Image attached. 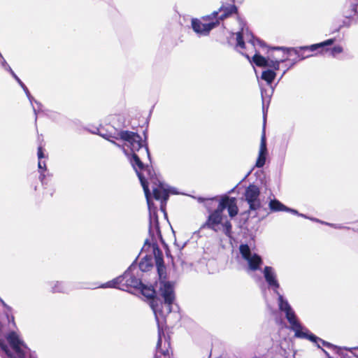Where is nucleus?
I'll return each mask as SVG.
<instances>
[{"label": "nucleus", "mask_w": 358, "mask_h": 358, "mask_svg": "<svg viewBox=\"0 0 358 358\" xmlns=\"http://www.w3.org/2000/svg\"><path fill=\"white\" fill-rule=\"evenodd\" d=\"M343 48L341 46H340V45L335 46V47H334L333 48H331L330 50V54L333 57H335L338 54L341 53L343 52Z\"/></svg>", "instance_id": "nucleus-19"}, {"label": "nucleus", "mask_w": 358, "mask_h": 358, "mask_svg": "<svg viewBox=\"0 0 358 358\" xmlns=\"http://www.w3.org/2000/svg\"><path fill=\"white\" fill-rule=\"evenodd\" d=\"M323 223L325 224L329 225L331 227H333L334 228H336V229H341L342 228V227L341 225H338V224H329V223H326V222H323Z\"/></svg>", "instance_id": "nucleus-29"}, {"label": "nucleus", "mask_w": 358, "mask_h": 358, "mask_svg": "<svg viewBox=\"0 0 358 358\" xmlns=\"http://www.w3.org/2000/svg\"><path fill=\"white\" fill-rule=\"evenodd\" d=\"M239 251L242 258L247 263L246 271L248 273L260 269V267L263 264L262 257L259 255L252 252L248 245H241L239 247Z\"/></svg>", "instance_id": "nucleus-9"}, {"label": "nucleus", "mask_w": 358, "mask_h": 358, "mask_svg": "<svg viewBox=\"0 0 358 358\" xmlns=\"http://www.w3.org/2000/svg\"><path fill=\"white\" fill-rule=\"evenodd\" d=\"M275 294L278 296V303L279 309L285 314V317L291 326V329L294 331L296 337L309 339L315 343L320 341L324 345H327L325 341L310 334L306 327H303L299 322L294 310L287 300L285 299L278 292Z\"/></svg>", "instance_id": "nucleus-5"}, {"label": "nucleus", "mask_w": 358, "mask_h": 358, "mask_svg": "<svg viewBox=\"0 0 358 358\" xmlns=\"http://www.w3.org/2000/svg\"><path fill=\"white\" fill-rule=\"evenodd\" d=\"M159 292L164 301L160 299H152L151 301V308L155 313L156 320L158 324V341L157 344L156 358H169V343L164 342V348H162V329L160 327V322L165 317L171 312V306L175 300V294L173 285L170 282H161Z\"/></svg>", "instance_id": "nucleus-3"}, {"label": "nucleus", "mask_w": 358, "mask_h": 358, "mask_svg": "<svg viewBox=\"0 0 358 358\" xmlns=\"http://www.w3.org/2000/svg\"><path fill=\"white\" fill-rule=\"evenodd\" d=\"M273 88H271V93H273Z\"/></svg>", "instance_id": "nucleus-34"}, {"label": "nucleus", "mask_w": 358, "mask_h": 358, "mask_svg": "<svg viewBox=\"0 0 358 358\" xmlns=\"http://www.w3.org/2000/svg\"><path fill=\"white\" fill-rule=\"evenodd\" d=\"M152 250H153V252H154L155 256L156 264H157V265L158 266V269L159 270L160 269L159 268L160 265H161V264L162 262V257L159 256L160 252H159V250H157L156 248L155 245L152 246Z\"/></svg>", "instance_id": "nucleus-18"}, {"label": "nucleus", "mask_w": 358, "mask_h": 358, "mask_svg": "<svg viewBox=\"0 0 358 358\" xmlns=\"http://www.w3.org/2000/svg\"><path fill=\"white\" fill-rule=\"evenodd\" d=\"M289 69V68H287L282 73L281 77H280V79L282 78V76L286 73L287 71Z\"/></svg>", "instance_id": "nucleus-31"}, {"label": "nucleus", "mask_w": 358, "mask_h": 358, "mask_svg": "<svg viewBox=\"0 0 358 358\" xmlns=\"http://www.w3.org/2000/svg\"><path fill=\"white\" fill-rule=\"evenodd\" d=\"M357 358H358V356H357Z\"/></svg>", "instance_id": "nucleus-36"}, {"label": "nucleus", "mask_w": 358, "mask_h": 358, "mask_svg": "<svg viewBox=\"0 0 358 358\" xmlns=\"http://www.w3.org/2000/svg\"><path fill=\"white\" fill-rule=\"evenodd\" d=\"M38 157L39 161H41V159L44 158V154H43L41 147H39L38 148Z\"/></svg>", "instance_id": "nucleus-25"}, {"label": "nucleus", "mask_w": 358, "mask_h": 358, "mask_svg": "<svg viewBox=\"0 0 358 358\" xmlns=\"http://www.w3.org/2000/svg\"><path fill=\"white\" fill-rule=\"evenodd\" d=\"M259 194V189L256 185H250L246 189L245 192V200L251 210H257L260 207Z\"/></svg>", "instance_id": "nucleus-11"}, {"label": "nucleus", "mask_w": 358, "mask_h": 358, "mask_svg": "<svg viewBox=\"0 0 358 358\" xmlns=\"http://www.w3.org/2000/svg\"><path fill=\"white\" fill-rule=\"evenodd\" d=\"M153 266V258L152 255H146L142 258L139 263V268L142 271H149Z\"/></svg>", "instance_id": "nucleus-14"}, {"label": "nucleus", "mask_w": 358, "mask_h": 358, "mask_svg": "<svg viewBox=\"0 0 358 358\" xmlns=\"http://www.w3.org/2000/svg\"><path fill=\"white\" fill-rule=\"evenodd\" d=\"M138 289H141L142 292V294L147 298L152 299L154 296L155 292L153 289L150 287H145L143 284V286L141 288H138Z\"/></svg>", "instance_id": "nucleus-17"}, {"label": "nucleus", "mask_w": 358, "mask_h": 358, "mask_svg": "<svg viewBox=\"0 0 358 358\" xmlns=\"http://www.w3.org/2000/svg\"><path fill=\"white\" fill-rule=\"evenodd\" d=\"M352 10L358 15V0L355 3H352Z\"/></svg>", "instance_id": "nucleus-24"}, {"label": "nucleus", "mask_w": 358, "mask_h": 358, "mask_svg": "<svg viewBox=\"0 0 358 358\" xmlns=\"http://www.w3.org/2000/svg\"><path fill=\"white\" fill-rule=\"evenodd\" d=\"M334 41V38H329L322 43L313 44L309 46L301 47L299 49H287L286 51L284 50V54L286 55L282 58H278L275 56L272 57H268L266 58L260 55L258 51L256 50V53L252 57V62L258 66L268 68L267 69L262 71L261 78L265 80L268 85H271L276 76L275 71H277L280 69V64L281 63H284L289 60V57L292 56L293 55L296 57L295 59H292L293 62L292 65H293L299 60L304 59L305 58L310 56H304L301 55L300 52L301 50L315 51L321 48V52H323L324 51H328L329 49H324V48L326 46L331 45Z\"/></svg>", "instance_id": "nucleus-2"}, {"label": "nucleus", "mask_w": 358, "mask_h": 358, "mask_svg": "<svg viewBox=\"0 0 358 358\" xmlns=\"http://www.w3.org/2000/svg\"><path fill=\"white\" fill-rule=\"evenodd\" d=\"M9 71H10L12 76H13V78L17 80V82L20 84V85H23V83L21 81V80L15 75V73L12 71V69H10V67H9Z\"/></svg>", "instance_id": "nucleus-21"}, {"label": "nucleus", "mask_w": 358, "mask_h": 358, "mask_svg": "<svg viewBox=\"0 0 358 358\" xmlns=\"http://www.w3.org/2000/svg\"><path fill=\"white\" fill-rule=\"evenodd\" d=\"M21 87L24 90V91L26 93V94H27L28 99H29V101H31L32 97H31V94H30L27 87L25 86L24 84H23V85H21Z\"/></svg>", "instance_id": "nucleus-23"}, {"label": "nucleus", "mask_w": 358, "mask_h": 358, "mask_svg": "<svg viewBox=\"0 0 358 358\" xmlns=\"http://www.w3.org/2000/svg\"><path fill=\"white\" fill-rule=\"evenodd\" d=\"M203 200H204L203 199L199 198V201L200 202L203 201Z\"/></svg>", "instance_id": "nucleus-32"}, {"label": "nucleus", "mask_w": 358, "mask_h": 358, "mask_svg": "<svg viewBox=\"0 0 358 358\" xmlns=\"http://www.w3.org/2000/svg\"><path fill=\"white\" fill-rule=\"evenodd\" d=\"M21 87L24 90V91L26 93V94H27L28 99H29V101H31L32 97H31V94H30L27 87L25 86L24 84H23V85H21Z\"/></svg>", "instance_id": "nucleus-22"}, {"label": "nucleus", "mask_w": 358, "mask_h": 358, "mask_svg": "<svg viewBox=\"0 0 358 358\" xmlns=\"http://www.w3.org/2000/svg\"><path fill=\"white\" fill-rule=\"evenodd\" d=\"M261 94H262V97L263 106H264V102H265V99H266V92L263 89H262L261 90ZM264 108V106H263V108Z\"/></svg>", "instance_id": "nucleus-26"}, {"label": "nucleus", "mask_w": 358, "mask_h": 358, "mask_svg": "<svg viewBox=\"0 0 358 358\" xmlns=\"http://www.w3.org/2000/svg\"><path fill=\"white\" fill-rule=\"evenodd\" d=\"M39 178H40V180H41V181L42 184H43V185H44V184H45V182H44L45 176H44L43 174H42V173H41V176H40V177H39Z\"/></svg>", "instance_id": "nucleus-30"}, {"label": "nucleus", "mask_w": 358, "mask_h": 358, "mask_svg": "<svg viewBox=\"0 0 358 358\" xmlns=\"http://www.w3.org/2000/svg\"><path fill=\"white\" fill-rule=\"evenodd\" d=\"M267 155V148H266V136L264 131L263 132L261 138V143L259 150L258 158L256 162L255 166L258 168H262L264 166L266 162V158Z\"/></svg>", "instance_id": "nucleus-13"}, {"label": "nucleus", "mask_w": 358, "mask_h": 358, "mask_svg": "<svg viewBox=\"0 0 358 358\" xmlns=\"http://www.w3.org/2000/svg\"><path fill=\"white\" fill-rule=\"evenodd\" d=\"M1 303L8 312L11 311V308L9 306H8L3 300H1Z\"/></svg>", "instance_id": "nucleus-27"}, {"label": "nucleus", "mask_w": 358, "mask_h": 358, "mask_svg": "<svg viewBox=\"0 0 358 358\" xmlns=\"http://www.w3.org/2000/svg\"><path fill=\"white\" fill-rule=\"evenodd\" d=\"M38 166L39 169H45V164L42 162L41 160L38 161Z\"/></svg>", "instance_id": "nucleus-28"}, {"label": "nucleus", "mask_w": 358, "mask_h": 358, "mask_svg": "<svg viewBox=\"0 0 358 358\" xmlns=\"http://www.w3.org/2000/svg\"><path fill=\"white\" fill-rule=\"evenodd\" d=\"M225 208H227L231 217L236 215L238 213V207L236 198L227 196L222 197L217 209L208 215L207 221L203 224L202 227L209 228L216 232L222 229L227 236L231 237V224L228 220L224 221L222 215L223 210Z\"/></svg>", "instance_id": "nucleus-4"}, {"label": "nucleus", "mask_w": 358, "mask_h": 358, "mask_svg": "<svg viewBox=\"0 0 358 358\" xmlns=\"http://www.w3.org/2000/svg\"><path fill=\"white\" fill-rule=\"evenodd\" d=\"M6 340L10 349L0 341V348L7 358H37L35 352L31 351L22 340L20 334L15 331H10L6 336Z\"/></svg>", "instance_id": "nucleus-6"}, {"label": "nucleus", "mask_w": 358, "mask_h": 358, "mask_svg": "<svg viewBox=\"0 0 358 358\" xmlns=\"http://www.w3.org/2000/svg\"><path fill=\"white\" fill-rule=\"evenodd\" d=\"M169 358H172L171 357V352L169 350Z\"/></svg>", "instance_id": "nucleus-33"}, {"label": "nucleus", "mask_w": 358, "mask_h": 358, "mask_svg": "<svg viewBox=\"0 0 358 358\" xmlns=\"http://www.w3.org/2000/svg\"><path fill=\"white\" fill-rule=\"evenodd\" d=\"M269 208L272 211H285L287 207L278 200H271L269 202Z\"/></svg>", "instance_id": "nucleus-16"}, {"label": "nucleus", "mask_w": 358, "mask_h": 358, "mask_svg": "<svg viewBox=\"0 0 358 358\" xmlns=\"http://www.w3.org/2000/svg\"><path fill=\"white\" fill-rule=\"evenodd\" d=\"M243 38L246 40L248 43H250L252 46H254L255 48L257 46L263 48L265 45L263 41L258 38H255L254 36L248 30L245 31L243 29H242V31H239L236 34V39L237 42L236 45L237 47H239L241 49L245 48V42Z\"/></svg>", "instance_id": "nucleus-10"}, {"label": "nucleus", "mask_w": 358, "mask_h": 358, "mask_svg": "<svg viewBox=\"0 0 358 358\" xmlns=\"http://www.w3.org/2000/svg\"><path fill=\"white\" fill-rule=\"evenodd\" d=\"M313 220H315V221H316V222H319V220H317V219H313Z\"/></svg>", "instance_id": "nucleus-35"}, {"label": "nucleus", "mask_w": 358, "mask_h": 358, "mask_svg": "<svg viewBox=\"0 0 358 358\" xmlns=\"http://www.w3.org/2000/svg\"><path fill=\"white\" fill-rule=\"evenodd\" d=\"M136 267L132 264L120 275L110 281L100 285L102 288H118L122 290L128 291L129 288L138 289L143 286V283L140 278H137L134 274Z\"/></svg>", "instance_id": "nucleus-8"}, {"label": "nucleus", "mask_w": 358, "mask_h": 358, "mask_svg": "<svg viewBox=\"0 0 358 358\" xmlns=\"http://www.w3.org/2000/svg\"><path fill=\"white\" fill-rule=\"evenodd\" d=\"M262 273L268 287L271 288L275 293H278L280 284L278 281L275 269L271 266H266L264 268Z\"/></svg>", "instance_id": "nucleus-12"}, {"label": "nucleus", "mask_w": 358, "mask_h": 358, "mask_svg": "<svg viewBox=\"0 0 358 358\" xmlns=\"http://www.w3.org/2000/svg\"><path fill=\"white\" fill-rule=\"evenodd\" d=\"M51 291L54 293H64L68 291V287L64 282L55 281L51 286Z\"/></svg>", "instance_id": "nucleus-15"}, {"label": "nucleus", "mask_w": 358, "mask_h": 358, "mask_svg": "<svg viewBox=\"0 0 358 358\" xmlns=\"http://www.w3.org/2000/svg\"><path fill=\"white\" fill-rule=\"evenodd\" d=\"M285 211H287V212H290L293 214H295V215H298L299 216H301V217H307L305 215L303 214H301V213H299L296 210H294V209H292V208H289L287 207V209H285Z\"/></svg>", "instance_id": "nucleus-20"}, {"label": "nucleus", "mask_w": 358, "mask_h": 358, "mask_svg": "<svg viewBox=\"0 0 358 358\" xmlns=\"http://www.w3.org/2000/svg\"><path fill=\"white\" fill-rule=\"evenodd\" d=\"M104 138L120 147L134 169L140 180L141 184L146 197L149 209L150 222L149 234L152 238L156 239L160 236L157 208L152 202L149 185H151L153 196L156 200L161 201V210L165 214L164 206L169 199L170 190L168 186L157 178L150 176V171L145 168L141 160L144 156L150 158L148 148L142 143L141 137L136 132L126 130H115L108 134H100Z\"/></svg>", "instance_id": "nucleus-1"}, {"label": "nucleus", "mask_w": 358, "mask_h": 358, "mask_svg": "<svg viewBox=\"0 0 358 358\" xmlns=\"http://www.w3.org/2000/svg\"><path fill=\"white\" fill-rule=\"evenodd\" d=\"M235 10L236 8L232 7L230 10L227 13L224 12L220 16H218V12H213L211 15L202 17V20L192 19V29L199 36H208L210 31L220 24V20L227 17Z\"/></svg>", "instance_id": "nucleus-7"}]
</instances>
